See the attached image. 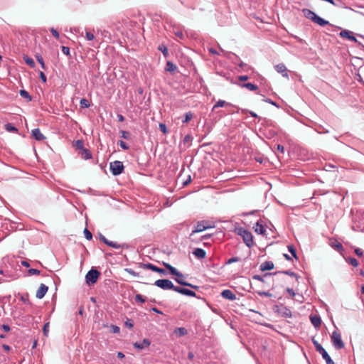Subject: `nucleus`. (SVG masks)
I'll return each mask as SVG.
<instances>
[{"instance_id":"obj_1","label":"nucleus","mask_w":364,"mask_h":364,"mask_svg":"<svg viewBox=\"0 0 364 364\" xmlns=\"http://www.w3.org/2000/svg\"><path fill=\"white\" fill-rule=\"evenodd\" d=\"M234 232L242 237L243 242L248 247L250 248L254 245L252 234L245 228L235 227Z\"/></svg>"},{"instance_id":"obj_2","label":"nucleus","mask_w":364,"mask_h":364,"mask_svg":"<svg viewBox=\"0 0 364 364\" xmlns=\"http://www.w3.org/2000/svg\"><path fill=\"white\" fill-rule=\"evenodd\" d=\"M302 13L304 14V16L306 18L310 19L311 21L321 26H325L326 25L330 24L328 21L318 16L317 14H316L314 11H312L310 9H302Z\"/></svg>"},{"instance_id":"obj_3","label":"nucleus","mask_w":364,"mask_h":364,"mask_svg":"<svg viewBox=\"0 0 364 364\" xmlns=\"http://www.w3.org/2000/svg\"><path fill=\"white\" fill-rule=\"evenodd\" d=\"M312 343L316 351L318 352L322 355V358L326 360V364H334V362L331 358L326 350L314 338H312Z\"/></svg>"},{"instance_id":"obj_4","label":"nucleus","mask_w":364,"mask_h":364,"mask_svg":"<svg viewBox=\"0 0 364 364\" xmlns=\"http://www.w3.org/2000/svg\"><path fill=\"white\" fill-rule=\"evenodd\" d=\"M273 310L275 313L284 318H291V310L283 304L274 305Z\"/></svg>"},{"instance_id":"obj_5","label":"nucleus","mask_w":364,"mask_h":364,"mask_svg":"<svg viewBox=\"0 0 364 364\" xmlns=\"http://www.w3.org/2000/svg\"><path fill=\"white\" fill-rule=\"evenodd\" d=\"M100 275V272L98 270L94 269H90V271H88V272L87 273V274L85 276L86 283L88 285H92V284H95L97 282V279L99 278Z\"/></svg>"},{"instance_id":"obj_6","label":"nucleus","mask_w":364,"mask_h":364,"mask_svg":"<svg viewBox=\"0 0 364 364\" xmlns=\"http://www.w3.org/2000/svg\"><path fill=\"white\" fill-rule=\"evenodd\" d=\"M331 342L336 349L340 350L344 348L345 345L341 339L340 333L333 331L331 335Z\"/></svg>"},{"instance_id":"obj_7","label":"nucleus","mask_w":364,"mask_h":364,"mask_svg":"<svg viewBox=\"0 0 364 364\" xmlns=\"http://www.w3.org/2000/svg\"><path fill=\"white\" fill-rule=\"evenodd\" d=\"M109 168L114 176H118L123 172L124 166L122 161H114L110 163Z\"/></svg>"},{"instance_id":"obj_8","label":"nucleus","mask_w":364,"mask_h":364,"mask_svg":"<svg viewBox=\"0 0 364 364\" xmlns=\"http://www.w3.org/2000/svg\"><path fill=\"white\" fill-rule=\"evenodd\" d=\"M154 285L156 287L164 289V290H168L171 289L173 290L174 284L172 283L171 281L164 279H158L154 282Z\"/></svg>"},{"instance_id":"obj_9","label":"nucleus","mask_w":364,"mask_h":364,"mask_svg":"<svg viewBox=\"0 0 364 364\" xmlns=\"http://www.w3.org/2000/svg\"><path fill=\"white\" fill-rule=\"evenodd\" d=\"M100 240L109 247H112L115 249L128 248L129 247L126 243L118 244L117 242L109 241L102 234L100 235Z\"/></svg>"},{"instance_id":"obj_10","label":"nucleus","mask_w":364,"mask_h":364,"mask_svg":"<svg viewBox=\"0 0 364 364\" xmlns=\"http://www.w3.org/2000/svg\"><path fill=\"white\" fill-rule=\"evenodd\" d=\"M212 228L208 225V222L205 220L199 221L197 223L195 229L192 230L191 235H193L196 232H200L205 230Z\"/></svg>"},{"instance_id":"obj_11","label":"nucleus","mask_w":364,"mask_h":364,"mask_svg":"<svg viewBox=\"0 0 364 364\" xmlns=\"http://www.w3.org/2000/svg\"><path fill=\"white\" fill-rule=\"evenodd\" d=\"M140 266L141 267L145 269H151L153 272H158L164 275L166 274V272L165 269L159 268L151 263H141Z\"/></svg>"},{"instance_id":"obj_12","label":"nucleus","mask_w":364,"mask_h":364,"mask_svg":"<svg viewBox=\"0 0 364 364\" xmlns=\"http://www.w3.org/2000/svg\"><path fill=\"white\" fill-rule=\"evenodd\" d=\"M353 33L348 30H343L340 32L339 36L341 38H347L351 41L358 43L356 38L353 35Z\"/></svg>"},{"instance_id":"obj_13","label":"nucleus","mask_w":364,"mask_h":364,"mask_svg":"<svg viewBox=\"0 0 364 364\" xmlns=\"http://www.w3.org/2000/svg\"><path fill=\"white\" fill-rule=\"evenodd\" d=\"M163 265L165 267L166 269H168L171 274L175 275L178 277H183V275L182 273L178 272L175 267L171 266L170 264L166 262H163Z\"/></svg>"},{"instance_id":"obj_14","label":"nucleus","mask_w":364,"mask_h":364,"mask_svg":"<svg viewBox=\"0 0 364 364\" xmlns=\"http://www.w3.org/2000/svg\"><path fill=\"white\" fill-rule=\"evenodd\" d=\"M221 296L230 301H235L237 299L236 295L230 289H225L221 292Z\"/></svg>"},{"instance_id":"obj_15","label":"nucleus","mask_w":364,"mask_h":364,"mask_svg":"<svg viewBox=\"0 0 364 364\" xmlns=\"http://www.w3.org/2000/svg\"><path fill=\"white\" fill-rule=\"evenodd\" d=\"M48 290V287L46 284H41L37 290L36 296L40 299H43L47 293Z\"/></svg>"},{"instance_id":"obj_16","label":"nucleus","mask_w":364,"mask_h":364,"mask_svg":"<svg viewBox=\"0 0 364 364\" xmlns=\"http://www.w3.org/2000/svg\"><path fill=\"white\" fill-rule=\"evenodd\" d=\"M275 70L283 77H288L287 69L284 63H279L274 66Z\"/></svg>"},{"instance_id":"obj_17","label":"nucleus","mask_w":364,"mask_h":364,"mask_svg":"<svg viewBox=\"0 0 364 364\" xmlns=\"http://www.w3.org/2000/svg\"><path fill=\"white\" fill-rule=\"evenodd\" d=\"M150 341L147 338H144L142 342L141 343H139V342H136L134 343V346L136 348H138L139 350H142L145 348H147L150 346Z\"/></svg>"},{"instance_id":"obj_18","label":"nucleus","mask_w":364,"mask_h":364,"mask_svg":"<svg viewBox=\"0 0 364 364\" xmlns=\"http://www.w3.org/2000/svg\"><path fill=\"white\" fill-rule=\"evenodd\" d=\"M32 136L37 141H43L46 139L45 136L41 133L38 128L34 129L31 132Z\"/></svg>"},{"instance_id":"obj_19","label":"nucleus","mask_w":364,"mask_h":364,"mask_svg":"<svg viewBox=\"0 0 364 364\" xmlns=\"http://www.w3.org/2000/svg\"><path fill=\"white\" fill-rule=\"evenodd\" d=\"M193 254L198 259H204L206 257V252L202 248H196Z\"/></svg>"},{"instance_id":"obj_20","label":"nucleus","mask_w":364,"mask_h":364,"mask_svg":"<svg viewBox=\"0 0 364 364\" xmlns=\"http://www.w3.org/2000/svg\"><path fill=\"white\" fill-rule=\"evenodd\" d=\"M253 228L255 232L259 235H264L266 232V229L264 226L259 222H257Z\"/></svg>"},{"instance_id":"obj_21","label":"nucleus","mask_w":364,"mask_h":364,"mask_svg":"<svg viewBox=\"0 0 364 364\" xmlns=\"http://www.w3.org/2000/svg\"><path fill=\"white\" fill-rule=\"evenodd\" d=\"M183 277H177V278L175 279V281L181 284V285H183V286H186V287H191L193 289H198L199 287L196 286V285H193L191 283H188L186 281H184L183 279Z\"/></svg>"},{"instance_id":"obj_22","label":"nucleus","mask_w":364,"mask_h":364,"mask_svg":"<svg viewBox=\"0 0 364 364\" xmlns=\"http://www.w3.org/2000/svg\"><path fill=\"white\" fill-rule=\"evenodd\" d=\"M259 269L261 271L273 269H274V263L271 261H266L261 264Z\"/></svg>"},{"instance_id":"obj_23","label":"nucleus","mask_w":364,"mask_h":364,"mask_svg":"<svg viewBox=\"0 0 364 364\" xmlns=\"http://www.w3.org/2000/svg\"><path fill=\"white\" fill-rule=\"evenodd\" d=\"M310 320L314 327L318 328L321 324V319L318 316H311Z\"/></svg>"},{"instance_id":"obj_24","label":"nucleus","mask_w":364,"mask_h":364,"mask_svg":"<svg viewBox=\"0 0 364 364\" xmlns=\"http://www.w3.org/2000/svg\"><path fill=\"white\" fill-rule=\"evenodd\" d=\"M173 333L178 336L181 337L188 334V331L184 327H178L174 329Z\"/></svg>"},{"instance_id":"obj_25","label":"nucleus","mask_w":364,"mask_h":364,"mask_svg":"<svg viewBox=\"0 0 364 364\" xmlns=\"http://www.w3.org/2000/svg\"><path fill=\"white\" fill-rule=\"evenodd\" d=\"M225 106H233L230 102H225V100H219L213 106V111H215L218 107H223Z\"/></svg>"},{"instance_id":"obj_26","label":"nucleus","mask_w":364,"mask_h":364,"mask_svg":"<svg viewBox=\"0 0 364 364\" xmlns=\"http://www.w3.org/2000/svg\"><path fill=\"white\" fill-rule=\"evenodd\" d=\"M239 85L240 87H242L247 88V89H248L249 90H251V91H256L258 89V87L256 85H255L253 83H251V82L239 84Z\"/></svg>"},{"instance_id":"obj_27","label":"nucleus","mask_w":364,"mask_h":364,"mask_svg":"<svg viewBox=\"0 0 364 364\" xmlns=\"http://www.w3.org/2000/svg\"><path fill=\"white\" fill-rule=\"evenodd\" d=\"M166 71L173 73L177 70V66L171 61H167L165 68Z\"/></svg>"},{"instance_id":"obj_28","label":"nucleus","mask_w":364,"mask_h":364,"mask_svg":"<svg viewBox=\"0 0 364 364\" xmlns=\"http://www.w3.org/2000/svg\"><path fill=\"white\" fill-rule=\"evenodd\" d=\"M81 156L84 159H90L92 158V154L88 149H84L82 150Z\"/></svg>"},{"instance_id":"obj_29","label":"nucleus","mask_w":364,"mask_h":364,"mask_svg":"<svg viewBox=\"0 0 364 364\" xmlns=\"http://www.w3.org/2000/svg\"><path fill=\"white\" fill-rule=\"evenodd\" d=\"M5 129L10 132H18V129L11 123H7L5 124Z\"/></svg>"},{"instance_id":"obj_30","label":"nucleus","mask_w":364,"mask_h":364,"mask_svg":"<svg viewBox=\"0 0 364 364\" xmlns=\"http://www.w3.org/2000/svg\"><path fill=\"white\" fill-rule=\"evenodd\" d=\"M19 93L22 97L26 99L28 101H31V100H32L31 96L26 90H21Z\"/></svg>"},{"instance_id":"obj_31","label":"nucleus","mask_w":364,"mask_h":364,"mask_svg":"<svg viewBox=\"0 0 364 364\" xmlns=\"http://www.w3.org/2000/svg\"><path fill=\"white\" fill-rule=\"evenodd\" d=\"M193 116V113H192L191 111H189V112H186V113L184 114V119L182 121V122H183V124H185V123H188V122H190V121L192 119Z\"/></svg>"},{"instance_id":"obj_32","label":"nucleus","mask_w":364,"mask_h":364,"mask_svg":"<svg viewBox=\"0 0 364 364\" xmlns=\"http://www.w3.org/2000/svg\"><path fill=\"white\" fill-rule=\"evenodd\" d=\"M331 246L332 247L336 249L337 250H339V251L343 250L342 244L340 243L339 242H338L337 240H335L334 242H332L331 243Z\"/></svg>"},{"instance_id":"obj_33","label":"nucleus","mask_w":364,"mask_h":364,"mask_svg":"<svg viewBox=\"0 0 364 364\" xmlns=\"http://www.w3.org/2000/svg\"><path fill=\"white\" fill-rule=\"evenodd\" d=\"M277 274H287V275H289L291 277H295L296 279L298 278V276H297V274L295 272L289 271V270L274 273V275H276Z\"/></svg>"},{"instance_id":"obj_34","label":"nucleus","mask_w":364,"mask_h":364,"mask_svg":"<svg viewBox=\"0 0 364 364\" xmlns=\"http://www.w3.org/2000/svg\"><path fill=\"white\" fill-rule=\"evenodd\" d=\"M158 49L161 51V53H163V55H164V57H167L168 55V48H166V46L164 44L162 45H160L158 48Z\"/></svg>"},{"instance_id":"obj_35","label":"nucleus","mask_w":364,"mask_h":364,"mask_svg":"<svg viewBox=\"0 0 364 364\" xmlns=\"http://www.w3.org/2000/svg\"><path fill=\"white\" fill-rule=\"evenodd\" d=\"M80 105L82 108H87L90 106V102L85 98L80 100Z\"/></svg>"},{"instance_id":"obj_36","label":"nucleus","mask_w":364,"mask_h":364,"mask_svg":"<svg viewBox=\"0 0 364 364\" xmlns=\"http://www.w3.org/2000/svg\"><path fill=\"white\" fill-rule=\"evenodd\" d=\"M36 58L37 61L41 64L42 69L46 70V66L45 65L43 57L41 55H36Z\"/></svg>"},{"instance_id":"obj_37","label":"nucleus","mask_w":364,"mask_h":364,"mask_svg":"<svg viewBox=\"0 0 364 364\" xmlns=\"http://www.w3.org/2000/svg\"><path fill=\"white\" fill-rule=\"evenodd\" d=\"M287 248H288V250L289 252L291 254V255L295 258V259H298L297 257V255H296V249L294 248V247L293 245H288L287 246Z\"/></svg>"},{"instance_id":"obj_38","label":"nucleus","mask_w":364,"mask_h":364,"mask_svg":"<svg viewBox=\"0 0 364 364\" xmlns=\"http://www.w3.org/2000/svg\"><path fill=\"white\" fill-rule=\"evenodd\" d=\"M24 60H25V63L30 67L33 68L35 66V62L32 58L26 56V57H24Z\"/></svg>"},{"instance_id":"obj_39","label":"nucleus","mask_w":364,"mask_h":364,"mask_svg":"<svg viewBox=\"0 0 364 364\" xmlns=\"http://www.w3.org/2000/svg\"><path fill=\"white\" fill-rule=\"evenodd\" d=\"M75 146L76 149H80V150L84 149V143H83V141H82V140H77L75 141Z\"/></svg>"},{"instance_id":"obj_40","label":"nucleus","mask_w":364,"mask_h":364,"mask_svg":"<svg viewBox=\"0 0 364 364\" xmlns=\"http://www.w3.org/2000/svg\"><path fill=\"white\" fill-rule=\"evenodd\" d=\"M85 38L87 41H92L95 38V36L92 32L86 30L85 31Z\"/></svg>"},{"instance_id":"obj_41","label":"nucleus","mask_w":364,"mask_h":364,"mask_svg":"<svg viewBox=\"0 0 364 364\" xmlns=\"http://www.w3.org/2000/svg\"><path fill=\"white\" fill-rule=\"evenodd\" d=\"M173 290L178 292V293H180L181 294H185V291H186V288H182V287H176V286H173Z\"/></svg>"},{"instance_id":"obj_42","label":"nucleus","mask_w":364,"mask_h":364,"mask_svg":"<svg viewBox=\"0 0 364 364\" xmlns=\"http://www.w3.org/2000/svg\"><path fill=\"white\" fill-rule=\"evenodd\" d=\"M135 299L136 301L140 302L141 304L146 301V298L139 294L135 296Z\"/></svg>"},{"instance_id":"obj_43","label":"nucleus","mask_w":364,"mask_h":364,"mask_svg":"<svg viewBox=\"0 0 364 364\" xmlns=\"http://www.w3.org/2000/svg\"><path fill=\"white\" fill-rule=\"evenodd\" d=\"M85 237L87 240H91L92 239V235L87 228L84 230Z\"/></svg>"},{"instance_id":"obj_44","label":"nucleus","mask_w":364,"mask_h":364,"mask_svg":"<svg viewBox=\"0 0 364 364\" xmlns=\"http://www.w3.org/2000/svg\"><path fill=\"white\" fill-rule=\"evenodd\" d=\"M121 136L125 139H129L130 138V133L127 131H121L120 132Z\"/></svg>"},{"instance_id":"obj_45","label":"nucleus","mask_w":364,"mask_h":364,"mask_svg":"<svg viewBox=\"0 0 364 364\" xmlns=\"http://www.w3.org/2000/svg\"><path fill=\"white\" fill-rule=\"evenodd\" d=\"M183 295L193 296V297L197 296L196 294L193 291L188 289H186L185 294Z\"/></svg>"},{"instance_id":"obj_46","label":"nucleus","mask_w":364,"mask_h":364,"mask_svg":"<svg viewBox=\"0 0 364 364\" xmlns=\"http://www.w3.org/2000/svg\"><path fill=\"white\" fill-rule=\"evenodd\" d=\"M62 52L67 56H70V48L67 46H63L61 47Z\"/></svg>"},{"instance_id":"obj_47","label":"nucleus","mask_w":364,"mask_h":364,"mask_svg":"<svg viewBox=\"0 0 364 364\" xmlns=\"http://www.w3.org/2000/svg\"><path fill=\"white\" fill-rule=\"evenodd\" d=\"M240 260V258L237 257H231L230 259H228L227 261H226V264H230L233 262H238Z\"/></svg>"},{"instance_id":"obj_48","label":"nucleus","mask_w":364,"mask_h":364,"mask_svg":"<svg viewBox=\"0 0 364 364\" xmlns=\"http://www.w3.org/2000/svg\"><path fill=\"white\" fill-rule=\"evenodd\" d=\"M349 263L355 267L358 266V262L355 258H353V257L349 258Z\"/></svg>"},{"instance_id":"obj_49","label":"nucleus","mask_w":364,"mask_h":364,"mask_svg":"<svg viewBox=\"0 0 364 364\" xmlns=\"http://www.w3.org/2000/svg\"><path fill=\"white\" fill-rule=\"evenodd\" d=\"M119 144L121 146V148L124 150H128L129 149V146L124 141H119Z\"/></svg>"},{"instance_id":"obj_50","label":"nucleus","mask_w":364,"mask_h":364,"mask_svg":"<svg viewBox=\"0 0 364 364\" xmlns=\"http://www.w3.org/2000/svg\"><path fill=\"white\" fill-rule=\"evenodd\" d=\"M29 275H38L40 274V271L36 269H30L28 271Z\"/></svg>"},{"instance_id":"obj_51","label":"nucleus","mask_w":364,"mask_h":364,"mask_svg":"<svg viewBox=\"0 0 364 364\" xmlns=\"http://www.w3.org/2000/svg\"><path fill=\"white\" fill-rule=\"evenodd\" d=\"M39 77L42 80L43 82L46 83L47 82L46 75L44 74L43 72H42V71L39 72Z\"/></svg>"},{"instance_id":"obj_52","label":"nucleus","mask_w":364,"mask_h":364,"mask_svg":"<svg viewBox=\"0 0 364 364\" xmlns=\"http://www.w3.org/2000/svg\"><path fill=\"white\" fill-rule=\"evenodd\" d=\"M21 300L24 304H30L29 299H28V294H26V295H23L21 297Z\"/></svg>"},{"instance_id":"obj_53","label":"nucleus","mask_w":364,"mask_h":364,"mask_svg":"<svg viewBox=\"0 0 364 364\" xmlns=\"http://www.w3.org/2000/svg\"><path fill=\"white\" fill-rule=\"evenodd\" d=\"M43 331L45 336L48 335V333L49 331V323H46L44 324Z\"/></svg>"},{"instance_id":"obj_54","label":"nucleus","mask_w":364,"mask_h":364,"mask_svg":"<svg viewBox=\"0 0 364 364\" xmlns=\"http://www.w3.org/2000/svg\"><path fill=\"white\" fill-rule=\"evenodd\" d=\"M125 326L129 328H132L133 326H134V323L132 321V320L131 319H127L126 321H125Z\"/></svg>"},{"instance_id":"obj_55","label":"nucleus","mask_w":364,"mask_h":364,"mask_svg":"<svg viewBox=\"0 0 364 364\" xmlns=\"http://www.w3.org/2000/svg\"><path fill=\"white\" fill-rule=\"evenodd\" d=\"M159 129L164 133H167V128L165 124L161 123L159 124Z\"/></svg>"},{"instance_id":"obj_56","label":"nucleus","mask_w":364,"mask_h":364,"mask_svg":"<svg viewBox=\"0 0 364 364\" xmlns=\"http://www.w3.org/2000/svg\"><path fill=\"white\" fill-rule=\"evenodd\" d=\"M126 271L131 275L134 276V277H138L139 276V273L136 272L134 270H133L132 269H126Z\"/></svg>"},{"instance_id":"obj_57","label":"nucleus","mask_w":364,"mask_h":364,"mask_svg":"<svg viewBox=\"0 0 364 364\" xmlns=\"http://www.w3.org/2000/svg\"><path fill=\"white\" fill-rule=\"evenodd\" d=\"M355 253L358 257H361V256H363V250H361L360 248L356 247V248L355 249Z\"/></svg>"},{"instance_id":"obj_58","label":"nucleus","mask_w":364,"mask_h":364,"mask_svg":"<svg viewBox=\"0 0 364 364\" xmlns=\"http://www.w3.org/2000/svg\"><path fill=\"white\" fill-rule=\"evenodd\" d=\"M286 291L289 294V295L292 298H294L296 295V293L294 292V291L291 288H289V287L287 288Z\"/></svg>"},{"instance_id":"obj_59","label":"nucleus","mask_w":364,"mask_h":364,"mask_svg":"<svg viewBox=\"0 0 364 364\" xmlns=\"http://www.w3.org/2000/svg\"><path fill=\"white\" fill-rule=\"evenodd\" d=\"M277 150L278 151H279L280 153L284 154V147L282 145H281V144H277Z\"/></svg>"},{"instance_id":"obj_60","label":"nucleus","mask_w":364,"mask_h":364,"mask_svg":"<svg viewBox=\"0 0 364 364\" xmlns=\"http://www.w3.org/2000/svg\"><path fill=\"white\" fill-rule=\"evenodd\" d=\"M252 279H255V280H257V281H260V282H264L262 277L260 276V275H258V274L253 275L252 276Z\"/></svg>"},{"instance_id":"obj_61","label":"nucleus","mask_w":364,"mask_h":364,"mask_svg":"<svg viewBox=\"0 0 364 364\" xmlns=\"http://www.w3.org/2000/svg\"><path fill=\"white\" fill-rule=\"evenodd\" d=\"M175 35L178 37L180 39L184 38V34L182 31H177L175 33Z\"/></svg>"},{"instance_id":"obj_62","label":"nucleus","mask_w":364,"mask_h":364,"mask_svg":"<svg viewBox=\"0 0 364 364\" xmlns=\"http://www.w3.org/2000/svg\"><path fill=\"white\" fill-rule=\"evenodd\" d=\"M264 101L267 102V103H269L272 105H274V106H277V105L275 102L272 101L271 99L269 98H266V99H264Z\"/></svg>"},{"instance_id":"obj_63","label":"nucleus","mask_w":364,"mask_h":364,"mask_svg":"<svg viewBox=\"0 0 364 364\" xmlns=\"http://www.w3.org/2000/svg\"><path fill=\"white\" fill-rule=\"evenodd\" d=\"M51 33H52L53 36H55L56 38H59V33L56 30L52 28Z\"/></svg>"},{"instance_id":"obj_64","label":"nucleus","mask_w":364,"mask_h":364,"mask_svg":"<svg viewBox=\"0 0 364 364\" xmlns=\"http://www.w3.org/2000/svg\"><path fill=\"white\" fill-rule=\"evenodd\" d=\"M1 328L4 331H10V326L7 324H4L1 326Z\"/></svg>"}]
</instances>
